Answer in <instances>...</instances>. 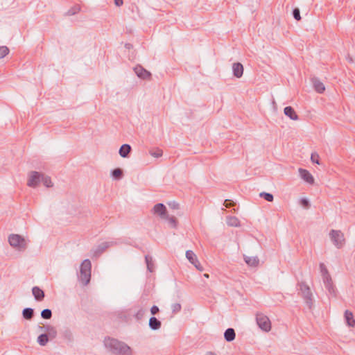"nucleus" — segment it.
I'll return each mask as SVG.
<instances>
[{"instance_id":"obj_1","label":"nucleus","mask_w":355,"mask_h":355,"mask_svg":"<svg viewBox=\"0 0 355 355\" xmlns=\"http://www.w3.org/2000/svg\"><path fill=\"white\" fill-rule=\"evenodd\" d=\"M104 345L107 351L112 355H132V349L125 343L118 339L105 338Z\"/></svg>"},{"instance_id":"obj_2","label":"nucleus","mask_w":355,"mask_h":355,"mask_svg":"<svg viewBox=\"0 0 355 355\" xmlns=\"http://www.w3.org/2000/svg\"><path fill=\"white\" fill-rule=\"evenodd\" d=\"M92 263L89 259H85L80 268V273L78 275L79 282L83 285L87 286L91 279Z\"/></svg>"},{"instance_id":"obj_3","label":"nucleus","mask_w":355,"mask_h":355,"mask_svg":"<svg viewBox=\"0 0 355 355\" xmlns=\"http://www.w3.org/2000/svg\"><path fill=\"white\" fill-rule=\"evenodd\" d=\"M298 286L306 304L311 309L313 305V302L312 299L313 295L309 286L304 282L299 283Z\"/></svg>"},{"instance_id":"obj_4","label":"nucleus","mask_w":355,"mask_h":355,"mask_svg":"<svg viewBox=\"0 0 355 355\" xmlns=\"http://www.w3.org/2000/svg\"><path fill=\"white\" fill-rule=\"evenodd\" d=\"M329 237L333 244L338 248H341L345 243L343 233L340 230H331Z\"/></svg>"},{"instance_id":"obj_5","label":"nucleus","mask_w":355,"mask_h":355,"mask_svg":"<svg viewBox=\"0 0 355 355\" xmlns=\"http://www.w3.org/2000/svg\"><path fill=\"white\" fill-rule=\"evenodd\" d=\"M8 242L13 248H18L20 250H25L27 248L26 240L19 234H10Z\"/></svg>"},{"instance_id":"obj_6","label":"nucleus","mask_w":355,"mask_h":355,"mask_svg":"<svg viewBox=\"0 0 355 355\" xmlns=\"http://www.w3.org/2000/svg\"><path fill=\"white\" fill-rule=\"evenodd\" d=\"M43 173L37 171H31L28 174L27 185L35 188L42 181Z\"/></svg>"},{"instance_id":"obj_7","label":"nucleus","mask_w":355,"mask_h":355,"mask_svg":"<svg viewBox=\"0 0 355 355\" xmlns=\"http://www.w3.org/2000/svg\"><path fill=\"white\" fill-rule=\"evenodd\" d=\"M116 244L115 241L103 242L99 244L94 250L93 256L98 257L106 249Z\"/></svg>"},{"instance_id":"obj_8","label":"nucleus","mask_w":355,"mask_h":355,"mask_svg":"<svg viewBox=\"0 0 355 355\" xmlns=\"http://www.w3.org/2000/svg\"><path fill=\"white\" fill-rule=\"evenodd\" d=\"M134 71L137 74V76L144 80L150 79L151 73L150 71L144 69L141 65L137 64L135 67H134Z\"/></svg>"},{"instance_id":"obj_9","label":"nucleus","mask_w":355,"mask_h":355,"mask_svg":"<svg viewBox=\"0 0 355 355\" xmlns=\"http://www.w3.org/2000/svg\"><path fill=\"white\" fill-rule=\"evenodd\" d=\"M153 211L155 214L159 216L162 219L167 217V209L163 203L156 204L153 207Z\"/></svg>"},{"instance_id":"obj_10","label":"nucleus","mask_w":355,"mask_h":355,"mask_svg":"<svg viewBox=\"0 0 355 355\" xmlns=\"http://www.w3.org/2000/svg\"><path fill=\"white\" fill-rule=\"evenodd\" d=\"M256 322L258 327L264 332H266V315L260 312L256 313Z\"/></svg>"},{"instance_id":"obj_11","label":"nucleus","mask_w":355,"mask_h":355,"mask_svg":"<svg viewBox=\"0 0 355 355\" xmlns=\"http://www.w3.org/2000/svg\"><path fill=\"white\" fill-rule=\"evenodd\" d=\"M299 173H300L301 178L303 179L306 182L311 184L314 183V178L313 177V175L306 169L300 168Z\"/></svg>"},{"instance_id":"obj_12","label":"nucleus","mask_w":355,"mask_h":355,"mask_svg":"<svg viewBox=\"0 0 355 355\" xmlns=\"http://www.w3.org/2000/svg\"><path fill=\"white\" fill-rule=\"evenodd\" d=\"M311 82L315 90L320 94H322L325 90L324 84L320 80L319 78L313 77L311 78Z\"/></svg>"},{"instance_id":"obj_13","label":"nucleus","mask_w":355,"mask_h":355,"mask_svg":"<svg viewBox=\"0 0 355 355\" xmlns=\"http://www.w3.org/2000/svg\"><path fill=\"white\" fill-rule=\"evenodd\" d=\"M233 75L236 78H241L243 74V66L241 62H234L232 64Z\"/></svg>"},{"instance_id":"obj_14","label":"nucleus","mask_w":355,"mask_h":355,"mask_svg":"<svg viewBox=\"0 0 355 355\" xmlns=\"http://www.w3.org/2000/svg\"><path fill=\"white\" fill-rule=\"evenodd\" d=\"M323 282H324L325 288L328 291L329 293L331 295L336 297V289L335 286H334L331 278H330V279H327L323 280Z\"/></svg>"},{"instance_id":"obj_15","label":"nucleus","mask_w":355,"mask_h":355,"mask_svg":"<svg viewBox=\"0 0 355 355\" xmlns=\"http://www.w3.org/2000/svg\"><path fill=\"white\" fill-rule=\"evenodd\" d=\"M32 293L35 300L38 302L42 301L45 297L44 292L38 286H34L32 288Z\"/></svg>"},{"instance_id":"obj_16","label":"nucleus","mask_w":355,"mask_h":355,"mask_svg":"<svg viewBox=\"0 0 355 355\" xmlns=\"http://www.w3.org/2000/svg\"><path fill=\"white\" fill-rule=\"evenodd\" d=\"M132 150L130 145L128 144H123L119 150V153L123 158H127L129 157L130 153Z\"/></svg>"},{"instance_id":"obj_17","label":"nucleus","mask_w":355,"mask_h":355,"mask_svg":"<svg viewBox=\"0 0 355 355\" xmlns=\"http://www.w3.org/2000/svg\"><path fill=\"white\" fill-rule=\"evenodd\" d=\"M148 325L151 330L156 331L161 328L162 322L155 316H152L149 319Z\"/></svg>"},{"instance_id":"obj_18","label":"nucleus","mask_w":355,"mask_h":355,"mask_svg":"<svg viewBox=\"0 0 355 355\" xmlns=\"http://www.w3.org/2000/svg\"><path fill=\"white\" fill-rule=\"evenodd\" d=\"M284 114L290 118L291 120H298V115L296 114L295 110L291 106H287L284 110Z\"/></svg>"},{"instance_id":"obj_19","label":"nucleus","mask_w":355,"mask_h":355,"mask_svg":"<svg viewBox=\"0 0 355 355\" xmlns=\"http://www.w3.org/2000/svg\"><path fill=\"white\" fill-rule=\"evenodd\" d=\"M236 338V333L233 328H228L224 333V338L227 342H232Z\"/></svg>"},{"instance_id":"obj_20","label":"nucleus","mask_w":355,"mask_h":355,"mask_svg":"<svg viewBox=\"0 0 355 355\" xmlns=\"http://www.w3.org/2000/svg\"><path fill=\"white\" fill-rule=\"evenodd\" d=\"M345 321L347 322V324L349 327H354V325H355V320L354 319L353 313L351 311H349L348 310L345 311Z\"/></svg>"},{"instance_id":"obj_21","label":"nucleus","mask_w":355,"mask_h":355,"mask_svg":"<svg viewBox=\"0 0 355 355\" xmlns=\"http://www.w3.org/2000/svg\"><path fill=\"white\" fill-rule=\"evenodd\" d=\"M23 318L26 320H31L34 316V309L32 308H25L22 311Z\"/></svg>"},{"instance_id":"obj_22","label":"nucleus","mask_w":355,"mask_h":355,"mask_svg":"<svg viewBox=\"0 0 355 355\" xmlns=\"http://www.w3.org/2000/svg\"><path fill=\"white\" fill-rule=\"evenodd\" d=\"M81 10V7L80 5L76 4L74 5L73 7H71L70 9H69L64 14V16H72L77 13H78Z\"/></svg>"},{"instance_id":"obj_23","label":"nucleus","mask_w":355,"mask_h":355,"mask_svg":"<svg viewBox=\"0 0 355 355\" xmlns=\"http://www.w3.org/2000/svg\"><path fill=\"white\" fill-rule=\"evenodd\" d=\"M320 272L322 276L323 280H325L327 279H330V278H331L328 272V270H327L326 266L323 263H320Z\"/></svg>"},{"instance_id":"obj_24","label":"nucleus","mask_w":355,"mask_h":355,"mask_svg":"<svg viewBox=\"0 0 355 355\" xmlns=\"http://www.w3.org/2000/svg\"><path fill=\"white\" fill-rule=\"evenodd\" d=\"M49 335L46 333L40 334L37 339L38 344L41 346H45L49 342Z\"/></svg>"},{"instance_id":"obj_25","label":"nucleus","mask_w":355,"mask_h":355,"mask_svg":"<svg viewBox=\"0 0 355 355\" xmlns=\"http://www.w3.org/2000/svg\"><path fill=\"white\" fill-rule=\"evenodd\" d=\"M111 175L114 179L121 180L123 177V172L121 168H116L112 171Z\"/></svg>"},{"instance_id":"obj_26","label":"nucleus","mask_w":355,"mask_h":355,"mask_svg":"<svg viewBox=\"0 0 355 355\" xmlns=\"http://www.w3.org/2000/svg\"><path fill=\"white\" fill-rule=\"evenodd\" d=\"M245 263L250 266H256L259 263V259L257 257H244Z\"/></svg>"},{"instance_id":"obj_27","label":"nucleus","mask_w":355,"mask_h":355,"mask_svg":"<svg viewBox=\"0 0 355 355\" xmlns=\"http://www.w3.org/2000/svg\"><path fill=\"white\" fill-rule=\"evenodd\" d=\"M186 257L192 264L198 262L197 257L192 250H187L186 252Z\"/></svg>"},{"instance_id":"obj_28","label":"nucleus","mask_w":355,"mask_h":355,"mask_svg":"<svg viewBox=\"0 0 355 355\" xmlns=\"http://www.w3.org/2000/svg\"><path fill=\"white\" fill-rule=\"evenodd\" d=\"M147 312V310L145 309H143V308H140L135 314H134V317L135 318V319L137 320V321H140L141 320L145 314Z\"/></svg>"},{"instance_id":"obj_29","label":"nucleus","mask_w":355,"mask_h":355,"mask_svg":"<svg viewBox=\"0 0 355 355\" xmlns=\"http://www.w3.org/2000/svg\"><path fill=\"white\" fill-rule=\"evenodd\" d=\"M145 261L147 265V269L149 272H153L154 270V265L153 263V259L149 255L145 257Z\"/></svg>"},{"instance_id":"obj_30","label":"nucleus","mask_w":355,"mask_h":355,"mask_svg":"<svg viewBox=\"0 0 355 355\" xmlns=\"http://www.w3.org/2000/svg\"><path fill=\"white\" fill-rule=\"evenodd\" d=\"M227 223L228 225L232 227H237L239 225V219L234 216L228 217Z\"/></svg>"},{"instance_id":"obj_31","label":"nucleus","mask_w":355,"mask_h":355,"mask_svg":"<svg viewBox=\"0 0 355 355\" xmlns=\"http://www.w3.org/2000/svg\"><path fill=\"white\" fill-rule=\"evenodd\" d=\"M41 317L43 319L49 320L51 319L52 317V311L49 309H45L42 311L41 312Z\"/></svg>"},{"instance_id":"obj_32","label":"nucleus","mask_w":355,"mask_h":355,"mask_svg":"<svg viewBox=\"0 0 355 355\" xmlns=\"http://www.w3.org/2000/svg\"><path fill=\"white\" fill-rule=\"evenodd\" d=\"M41 182H42L44 185L45 187H53V183L51 182V180L50 177L44 175V174L42 175V181Z\"/></svg>"},{"instance_id":"obj_33","label":"nucleus","mask_w":355,"mask_h":355,"mask_svg":"<svg viewBox=\"0 0 355 355\" xmlns=\"http://www.w3.org/2000/svg\"><path fill=\"white\" fill-rule=\"evenodd\" d=\"M164 219L168 221L172 227L175 228L177 227L178 221L175 216H170L167 214V217H166Z\"/></svg>"},{"instance_id":"obj_34","label":"nucleus","mask_w":355,"mask_h":355,"mask_svg":"<svg viewBox=\"0 0 355 355\" xmlns=\"http://www.w3.org/2000/svg\"><path fill=\"white\" fill-rule=\"evenodd\" d=\"M10 52L9 49L6 46H0V58H4Z\"/></svg>"},{"instance_id":"obj_35","label":"nucleus","mask_w":355,"mask_h":355,"mask_svg":"<svg viewBox=\"0 0 355 355\" xmlns=\"http://www.w3.org/2000/svg\"><path fill=\"white\" fill-rule=\"evenodd\" d=\"M182 306L180 303H175L171 305L172 313L176 314L181 311Z\"/></svg>"},{"instance_id":"obj_36","label":"nucleus","mask_w":355,"mask_h":355,"mask_svg":"<svg viewBox=\"0 0 355 355\" xmlns=\"http://www.w3.org/2000/svg\"><path fill=\"white\" fill-rule=\"evenodd\" d=\"M150 154L154 157H156V158H158V157H160L162 154H163V152H162V150L161 149H156V150H152L150 151Z\"/></svg>"},{"instance_id":"obj_37","label":"nucleus","mask_w":355,"mask_h":355,"mask_svg":"<svg viewBox=\"0 0 355 355\" xmlns=\"http://www.w3.org/2000/svg\"><path fill=\"white\" fill-rule=\"evenodd\" d=\"M62 336L63 337L68 340H72V338H73V335H72V333L71 332L70 330L69 329H65L63 332H62Z\"/></svg>"},{"instance_id":"obj_38","label":"nucleus","mask_w":355,"mask_h":355,"mask_svg":"<svg viewBox=\"0 0 355 355\" xmlns=\"http://www.w3.org/2000/svg\"><path fill=\"white\" fill-rule=\"evenodd\" d=\"M293 16L297 21H300L301 19L300 11L299 8H295L293 10Z\"/></svg>"},{"instance_id":"obj_39","label":"nucleus","mask_w":355,"mask_h":355,"mask_svg":"<svg viewBox=\"0 0 355 355\" xmlns=\"http://www.w3.org/2000/svg\"><path fill=\"white\" fill-rule=\"evenodd\" d=\"M46 334L49 335V339H53L57 336V331L54 327H53V329H51L48 333Z\"/></svg>"},{"instance_id":"obj_40","label":"nucleus","mask_w":355,"mask_h":355,"mask_svg":"<svg viewBox=\"0 0 355 355\" xmlns=\"http://www.w3.org/2000/svg\"><path fill=\"white\" fill-rule=\"evenodd\" d=\"M311 160L313 163L320 164L319 155L316 153H312L311 156Z\"/></svg>"},{"instance_id":"obj_41","label":"nucleus","mask_w":355,"mask_h":355,"mask_svg":"<svg viewBox=\"0 0 355 355\" xmlns=\"http://www.w3.org/2000/svg\"><path fill=\"white\" fill-rule=\"evenodd\" d=\"M223 205L227 208H230V207H234V205H236V203L233 200H232L226 199L224 201Z\"/></svg>"},{"instance_id":"obj_42","label":"nucleus","mask_w":355,"mask_h":355,"mask_svg":"<svg viewBox=\"0 0 355 355\" xmlns=\"http://www.w3.org/2000/svg\"><path fill=\"white\" fill-rule=\"evenodd\" d=\"M159 312V309L157 306L153 305L150 309V313L153 315L157 314Z\"/></svg>"},{"instance_id":"obj_43","label":"nucleus","mask_w":355,"mask_h":355,"mask_svg":"<svg viewBox=\"0 0 355 355\" xmlns=\"http://www.w3.org/2000/svg\"><path fill=\"white\" fill-rule=\"evenodd\" d=\"M168 206L173 209H178L180 208V204L176 202H171L168 203Z\"/></svg>"},{"instance_id":"obj_44","label":"nucleus","mask_w":355,"mask_h":355,"mask_svg":"<svg viewBox=\"0 0 355 355\" xmlns=\"http://www.w3.org/2000/svg\"><path fill=\"white\" fill-rule=\"evenodd\" d=\"M300 202L301 205L306 208H309L310 207L309 201L306 198H302L300 200Z\"/></svg>"},{"instance_id":"obj_45","label":"nucleus","mask_w":355,"mask_h":355,"mask_svg":"<svg viewBox=\"0 0 355 355\" xmlns=\"http://www.w3.org/2000/svg\"><path fill=\"white\" fill-rule=\"evenodd\" d=\"M53 326L51 325H44L42 327H40V329L41 330H44L45 331H46L47 333L50 331L51 329H53Z\"/></svg>"},{"instance_id":"obj_46","label":"nucleus","mask_w":355,"mask_h":355,"mask_svg":"<svg viewBox=\"0 0 355 355\" xmlns=\"http://www.w3.org/2000/svg\"><path fill=\"white\" fill-rule=\"evenodd\" d=\"M198 270L202 271L203 270V268L201 266L199 261L198 260V262H196L195 264H193Z\"/></svg>"},{"instance_id":"obj_47","label":"nucleus","mask_w":355,"mask_h":355,"mask_svg":"<svg viewBox=\"0 0 355 355\" xmlns=\"http://www.w3.org/2000/svg\"><path fill=\"white\" fill-rule=\"evenodd\" d=\"M114 4L116 5V6H121L123 3V0H114Z\"/></svg>"},{"instance_id":"obj_48","label":"nucleus","mask_w":355,"mask_h":355,"mask_svg":"<svg viewBox=\"0 0 355 355\" xmlns=\"http://www.w3.org/2000/svg\"><path fill=\"white\" fill-rule=\"evenodd\" d=\"M273 196L272 194L268 193V202H272L273 201Z\"/></svg>"},{"instance_id":"obj_49","label":"nucleus","mask_w":355,"mask_h":355,"mask_svg":"<svg viewBox=\"0 0 355 355\" xmlns=\"http://www.w3.org/2000/svg\"><path fill=\"white\" fill-rule=\"evenodd\" d=\"M259 196L266 200V191H262L259 193Z\"/></svg>"},{"instance_id":"obj_50","label":"nucleus","mask_w":355,"mask_h":355,"mask_svg":"<svg viewBox=\"0 0 355 355\" xmlns=\"http://www.w3.org/2000/svg\"><path fill=\"white\" fill-rule=\"evenodd\" d=\"M271 329V322L269 320V318H268V332H269Z\"/></svg>"},{"instance_id":"obj_51","label":"nucleus","mask_w":355,"mask_h":355,"mask_svg":"<svg viewBox=\"0 0 355 355\" xmlns=\"http://www.w3.org/2000/svg\"><path fill=\"white\" fill-rule=\"evenodd\" d=\"M125 47L128 49H130L132 48V44H131L130 43H127L125 44Z\"/></svg>"},{"instance_id":"obj_52","label":"nucleus","mask_w":355,"mask_h":355,"mask_svg":"<svg viewBox=\"0 0 355 355\" xmlns=\"http://www.w3.org/2000/svg\"><path fill=\"white\" fill-rule=\"evenodd\" d=\"M347 60H348V61H349V62H354V60H353L352 58V57H350L349 55H348V57H347Z\"/></svg>"},{"instance_id":"obj_53","label":"nucleus","mask_w":355,"mask_h":355,"mask_svg":"<svg viewBox=\"0 0 355 355\" xmlns=\"http://www.w3.org/2000/svg\"><path fill=\"white\" fill-rule=\"evenodd\" d=\"M205 355H216V354H214V352H207Z\"/></svg>"},{"instance_id":"obj_54","label":"nucleus","mask_w":355,"mask_h":355,"mask_svg":"<svg viewBox=\"0 0 355 355\" xmlns=\"http://www.w3.org/2000/svg\"><path fill=\"white\" fill-rule=\"evenodd\" d=\"M203 276H204L205 278H209V274H207V273H205V274L203 275Z\"/></svg>"}]
</instances>
